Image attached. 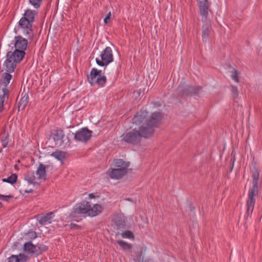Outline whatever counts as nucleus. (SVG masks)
Instances as JSON below:
<instances>
[{
    "instance_id": "1",
    "label": "nucleus",
    "mask_w": 262,
    "mask_h": 262,
    "mask_svg": "<svg viewBox=\"0 0 262 262\" xmlns=\"http://www.w3.org/2000/svg\"><path fill=\"white\" fill-rule=\"evenodd\" d=\"M147 112L140 111L138 112L133 119V123L140 125L144 130L151 131V136L154 133L153 128L158 126L162 119L161 114L159 112H154L149 118H146Z\"/></svg>"
},
{
    "instance_id": "2",
    "label": "nucleus",
    "mask_w": 262,
    "mask_h": 262,
    "mask_svg": "<svg viewBox=\"0 0 262 262\" xmlns=\"http://www.w3.org/2000/svg\"><path fill=\"white\" fill-rule=\"evenodd\" d=\"M150 137V129L144 130L140 125L139 130L135 128L124 134L122 140L127 143L135 145L140 143L142 138H148Z\"/></svg>"
},
{
    "instance_id": "3",
    "label": "nucleus",
    "mask_w": 262,
    "mask_h": 262,
    "mask_svg": "<svg viewBox=\"0 0 262 262\" xmlns=\"http://www.w3.org/2000/svg\"><path fill=\"white\" fill-rule=\"evenodd\" d=\"M88 80L91 85L96 83L99 86H103L106 82V78L104 75H101V71H99L95 68H93L90 75H88Z\"/></svg>"
},
{
    "instance_id": "4",
    "label": "nucleus",
    "mask_w": 262,
    "mask_h": 262,
    "mask_svg": "<svg viewBox=\"0 0 262 262\" xmlns=\"http://www.w3.org/2000/svg\"><path fill=\"white\" fill-rule=\"evenodd\" d=\"M112 50L110 47H107L102 51L100 54V58L96 59V63L100 66H106L113 61Z\"/></svg>"
},
{
    "instance_id": "5",
    "label": "nucleus",
    "mask_w": 262,
    "mask_h": 262,
    "mask_svg": "<svg viewBox=\"0 0 262 262\" xmlns=\"http://www.w3.org/2000/svg\"><path fill=\"white\" fill-rule=\"evenodd\" d=\"M258 194V187L257 181H253L252 187L250 188L248 193V198L247 201V211L248 213L250 211H252L255 204V200L254 196Z\"/></svg>"
},
{
    "instance_id": "6",
    "label": "nucleus",
    "mask_w": 262,
    "mask_h": 262,
    "mask_svg": "<svg viewBox=\"0 0 262 262\" xmlns=\"http://www.w3.org/2000/svg\"><path fill=\"white\" fill-rule=\"evenodd\" d=\"M90 209V204L87 201H83L79 204H77L73 208L72 212V216L76 217L80 214H89V209Z\"/></svg>"
},
{
    "instance_id": "7",
    "label": "nucleus",
    "mask_w": 262,
    "mask_h": 262,
    "mask_svg": "<svg viewBox=\"0 0 262 262\" xmlns=\"http://www.w3.org/2000/svg\"><path fill=\"white\" fill-rule=\"evenodd\" d=\"M203 24L201 29V37L204 42H209L212 34L211 21H202Z\"/></svg>"
},
{
    "instance_id": "8",
    "label": "nucleus",
    "mask_w": 262,
    "mask_h": 262,
    "mask_svg": "<svg viewBox=\"0 0 262 262\" xmlns=\"http://www.w3.org/2000/svg\"><path fill=\"white\" fill-rule=\"evenodd\" d=\"M202 89V87L200 86H192L190 85L181 86L180 85L178 88L179 93L182 95H196L199 93Z\"/></svg>"
},
{
    "instance_id": "9",
    "label": "nucleus",
    "mask_w": 262,
    "mask_h": 262,
    "mask_svg": "<svg viewBox=\"0 0 262 262\" xmlns=\"http://www.w3.org/2000/svg\"><path fill=\"white\" fill-rule=\"evenodd\" d=\"M92 131L88 129L87 127H83L76 132L75 134V139L82 142H87L92 137Z\"/></svg>"
},
{
    "instance_id": "10",
    "label": "nucleus",
    "mask_w": 262,
    "mask_h": 262,
    "mask_svg": "<svg viewBox=\"0 0 262 262\" xmlns=\"http://www.w3.org/2000/svg\"><path fill=\"white\" fill-rule=\"evenodd\" d=\"M18 27L24 30V33L29 37L32 36V24L26 17H21L18 22Z\"/></svg>"
},
{
    "instance_id": "11",
    "label": "nucleus",
    "mask_w": 262,
    "mask_h": 262,
    "mask_svg": "<svg viewBox=\"0 0 262 262\" xmlns=\"http://www.w3.org/2000/svg\"><path fill=\"white\" fill-rule=\"evenodd\" d=\"M26 53L23 51H18L14 50L13 51H9L6 54V56L11 59V60L14 61L15 63H18L23 59Z\"/></svg>"
},
{
    "instance_id": "12",
    "label": "nucleus",
    "mask_w": 262,
    "mask_h": 262,
    "mask_svg": "<svg viewBox=\"0 0 262 262\" xmlns=\"http://www.w3.org/2000/svg\"><path fill=\"white\" fill-rule=\"evenodd\" d=\"M199 10L202 16V21H209L207 17L208 15L209 4L208 0H202L199 3Z\"/></svg>"
},
{
    "instance_id": "13",
    "label": "nucleus",
    "mask_w": 262,
    "mask_h": 262,
    "mask_svg": "<svg viewBox=\"0 0 262 262\" xmlns=\"http://www.w3.org/2000/svg\"><path fill=\"white\" fill-rule=\"evenodd\" d=\"M14 40L15 50L23 51L25 52L27 48L28 40L22 37L21 36H15L14 38Z\"/></svg>"
},
{
    "instance_id": "14",
    "label": "nucleus",
    "mask_w": 262,
    "mask_h": 262,
    "mask_svg": "<svg viewBox=\"0 0 262 262\" xmlns=\"http://www.w3.org/2000/svg\"><path fill=\"white\" fill-rule=\"evenodd\" d=\"M127 173V170L123 168H114L108 172V175L111 179H120Z\"/></svg>"
},
{
    "instance_id": "15",
    "label": "nucleus",
    "mask_w": 262,
    "mask_h": 262,
    "mask_svg": "<svg viewBox=\"0 0 262 262\" xmlns=\"http://www.w3.org/2000/svg\"><path fill=\"white\" fill-rule=\"evenodd\" d=\"M64 134L63 131L60 128H57L54 130L53 138L55 142L56 145L60 146L63 143Z\"/></svg>"
},
{
    "instance_id": "16",
    "label": "nucleus",
    "mask_w": 262,
    "mask_h": 262,
    "mask_svg": "<svg viewBox=\"0 0 262 262\" xmlns=\"http://www.w3.org/2000/svg\"><path fill=\"white\" fill-rule=\"evenodd\" d=\"M17 63H15L14 61L9 59V57L6 56V60L3 64L4 70L9 73H12L14 71Z\"/></svg>"
},
{
    "instance_id": "17",
    "label": "nucleus",
    "mask_w": 262,
    "mask_h": 262,
    "mask_svg": "<svg viewBox=\"0 0 262 262\" xmlns=\"http://www.w3.org/2000/svg\"><path fill=\"white\" fill-rule=\"evenodd\" d=\"M53 216L54 213L53 212H49L45 215L38 216L37 220L40 224L45 225L51 223V220L53 219Z\"/></svg>"
},
{
    "instance_id": "18",
    "label": "nucleus",
    "mask_w": 262,
    "mask_h": 262,
    "mask_svg": "<svg viewBox=\"0 0 262 262\" xmlns=\"http://www.w3.org/2000/svg\"><path fill=\"white\" fill-rule=\"evenodd\" d=\"M103 209V207L99 204H95L92 207L90 205V209L89 211V216L91 217L95 216L100 213Z\"/></svg>"
},
{
    "instance_id": "19",
    "label": "nucleus",
    "mask_w": 262,
    "mask_h": 262,
    "mask_svg": "<svg viewBox=\"0 0 262 262\" xmlns=\"http://www.w3.org/2000/svg\"><path fill=\"white\" fill-rule=\"evenodd\" d=\"M2 94H0V112L4 109V102L6 99H8L9 95V91L6 88H3Z\"/></svg>"
},
{
    "instance_id": "20",
    "label": "nucleus",
    "mask_w": 262,
    "mask_h": 262,
    "mask_svg": "<svg viewBox=\"0 0 262 262\" xmlns=\"http://www.w3.org/2000/svg\"><path fill=\"white\" fill-rule=\"evenodd\" d=\"M114 163V166L117 167V168H123L127 170L130 165L129 162H126L121 159H115Z\"/></svg>"
},
{
    "instance_id": "21",
    "label": "nucleus",
    "mask_w": 262,
    "mask_h": 262,
    "mask_svg": "<svg viewBox=\"0 0 262 262\" xmlns=\"http://www.w3.org/2000/svg\"><path fill=\"white\" fill-rule=\"evenodd\" d=\"M37 247L33 245L31 242H27L24 245V250L26 252L36 254Z\"/></svg>"
},
{
    "instance_id": "22",
    "label": "nucleus",
    "mask_w": 262,
    "mask_h": 262,
    "mask_svg": "<svg viewBox=\"0 0 262 262\" xmlns=\"http://www.w3.org/2000/svg\"><path fill=\"white\" fill-rule=\"evenodd\" d=\"M36 15H37V12L35 10L28 9L25 11L23 17H26L32 24Z\"/></svg>"
},
{
    "instance_id": "23",
    "label": "nucleus",
    "mask_w": 262,
    "mask_h": 262,
    "mask_svg": "<svg viewBox=\"0 0 262 262\" xmlns=\"http://www.w3.org/2000/svg\"><path fill=\"white\" fill-rule=\"evenodd\" d=\"M29 102V96L27 93H25L24 96L20 99L19 102L18 103V108L20 110H24L27 106Z\"/></svg>"
},
{
    "instance_id": "24",
    "label": "nucleus",
    "mask_w": 262,
    "mask_h": 262,
    "mask_svg": "<svg viewBox=\"0 0 262 262\" xmlns=\"http://www.w3.org/2000/svg\"><path fill=\"white\" fill-rule=\"evenodd\" d=\"M48 166L43 165L41 163L39 164V167L36 171V174L38 176V178L41 179L46 177V169Z\"/></svg>"
},
{
    "instance_id": "25",
    "label": "nucleus",
    "mask_w": 262,
    "mask_h": 262,
    "mask_svg": "<svg viewBox=\"0 0 262 262\" xmlns=\"http://www.w3.org/2000/svg\"><path fill=\"white\" fill-rule=\"evenodd\" d=\"M9 72H5L2 74V84L4 85L3 88H7V85L10 83V80L12 79V75L9 73Z\"/></svg>"
},
{
    "instance_id": "26",
    "label": "nucleus",
    "mask_w": 262,
    "mask_h": 262,
    "mask_svg": "<svg viewBox=\"0 0 262 262\" xmlns=\"http://www.w3.org/2000/svg\"><path fill=\"white\" fill-rule=\"evenodd\" d=\"M250 174L253 178V180H258L259 178V171L255 166L251 167Z\"/></svg>"
},
{
    "instance_id": "27",
    "label": "nucleus",
    "mask_w": 262,
    "mask_h": 262,
    "mask_svg": "<svg viewBox=\"0 0 262 262\" xmlns=\"http://www.w3.org/2000/svg\"><path fill=\"white\" fill-rule=\"evenodd\" d=\"M51 155L59 161H62L66 158V153L60 150L54 151Z\"/></svg>"
},
{
    "instance_id": "28",
    "label": "nucleus",
    "mask_w": 262,
    "mask_h": 262,
    "mask_svg": "<svg viewBox=\"0 0 262 262\" xmlns=\"http://www.w3.org/2000/svg\"><path fill=\"white\" fill-rule=\"evenodd\" d=\"M117 243L124 250L130 249L132 248V245L131 244H128L123 241H118Z\"/></svg>"
},
{
    "instance_id": "29",
    "label": "nucleus",
    "mask_w": 262,
    "mask_h": 262,
    "mask_svg": "<svg viewBox=\"0 0 262 262\" xmlns=\"http://www.w3.org/2000/svg\"><path fill=\"white\" fill-rule=\"evenodd\" d=\"M37 247L36 254L39 255L41 254L42 252L46 251L48 250V247L44 245H36Z\"/></svg>"
},
{
    "instance_id": "30",
    "label": "nucleus",
    "mask_w": 262,
    "mask_h": 262,
    "mask_svg": "<svg viewBox=\"0 0 262 262\" xmlns=\"http://www.w3.org/2000/svg\"><path fill=\"white\" fill-rule=\"evenodd\" d=\"M25 236L28 239H33L37 237V234L35 231L30 230L28 233H25Z\"/></svg>"
},
{
    "instance_id": "31",
    "label": "nucleus",
    "mask_w": 262,
    "mask_h": 262,
    "mask_svg": "<svg viewBox=\"0 0 262 262\" xmlns=\"http://www.w3.org/2000/svg\"><path fill=\"white\" fill-rule=\"evenodd\" d=\"M123 238H133L134 237V234L130 231H126L121 233Z\"/></svg>"
},
{
    "instance_id": "32",
    "label": "nucleus",
    "mask_w": 262,
    "mask_h": 262,
    "mask_svg": "<svg viewBox=\"0 0 262 262\" xmlns=\"http://www.w3.org/2000/svg\"><path fill=\"white\" fill-rule=\"evenodd\" d=\"M231 91L232 96L233 98L234 99L236 98L238 95L237 87L235 86L232 85Z\"/></svg>"
},
{
    "instance_id": "33",
    "label": "nucleus",
    "mask_w": 262,
    "mask_h": 262,
    "mask_svg": "<svg viewBox=\"0 0 262 262\" xmlns=\"http://www.w3.org/2000/svg\"><path fill=\"white\" fill-rule=\"evenodd\" d=\"M238 75V72L237 70L236 69H233L232 74L231 75V78L236 82H238V81H239Z\"/></svg>"
},
{
    "instance_id": "34",
    "label": "nucleus",
    "mask_w": 262,
    "mask_h": 262,
    "mask_svg": "<svg viewBox=\"0 0 262 262\" xmlns=\"http://www.w3.org/2000/svg\"><path fill=\"white\" fill-rule=\"evenodd\" d=\"M13 196L11 195H2L0 194V200L6 202H9L10 199H13Z\"/></svg>"
},
{
    "instance_id": "35",
    "label": "nucleus",
    "mask_w": 262,
    "mask_h": 262,
    "mask_svg": "<svg viewBox=\"0 0 262 262\" xmlns=\"http://www.w3.org/2000/svg\"><path fill=\"white\" fill-rule=\"evenodd\" d=\"M29 1L35 8H37L40 6L42 0H29Z\"/></svg>"
},
{
    "instance_id": "36",
    "label": "nucleus",
    "mask_w": 262,
    "mask_h": 262,
    "mask_svg": "<svg viewBox=\"0 0 262 262\" xmlns=\"http://www.w3.org/2000/svg\"><path fill=\"white\" fill-rule=\"evenodd\" d=\"M18 256L12 255L8 259V262H19Z\"/></svg>"
},
{
    "instance_id": "37",
    "label": "nucleus",
    "mask_w": 262,
    "mask_h": 262,
    "mask_svg": "<svg viewBox=\"0 0 262 262\" xmlns=\"http://www.w3.org/2000/svg\"><path fill=\"white\" fill-rule=\"evenodd\" d=\"M17 175L15 173H12L8 178H3L2 180H17Z\"/></svg>"
},
{
    "instance_id": "38",
    "label": "nucleus",
    "mask_w": 262,
    "mask_h": 262,
    "mask_svg": "<svg viewBox=\"0 0 262 262\" xmlns=\"http://www.w3.org/2000/svg\"><path fill=\"white\" fill-rule=\"evenodd\" d=\"M9 143V139L8 136H7L5 139L2 140V144L3 147H6Z\"/></svg>"
},
{
    "instance_id": "39",
    "label": "nucleus",
    "mask_w": 262,
    "mask_h": 262,
    "mask_svg": "<svg viewBox=\"0 0 262 262\" xmlns=\"http://www.w3.org/2000/svg\"><path fill=\"white\" fill-rule=\"evenodd\" d=\"M116 224L119 228L123 227L125 225V222L124 220L116 221Z\"/></svg>"
},
{
    "instance_id": "40",
    "label": "nucleus",
    "mask_w": 262,
    "mask_h": 262,
    "mask_svg": "<svg viewBox=\"0 0 262 262\" xmlns=\"http://www.w3.org/2000/svg\"><path fill=\"white\" fill-rule=\"evenodd\" d=\"M111 16V12H109L104 19V21L105 24H107L109 22Z\"/></svg>"
},
{
    "instance_id": "41",
    "label": "nucleus",
    "mask_w": 262,
    "mask_h": 262,
    "mask_svg": "<svg viewBox=\"0 0 262 262\" xmlns=\"http://www.w3.org/2000/svg\"><path fill=\"white\" fill-rule=\"evenodd\" d=\"M28 184L29 185L33 186V187H35L36 186H38L40 184L39 183H38L37 182L31 181H28Z\"/></svg>"
},
{
    "instance_id": "42",
    "label": "nucleus",
    "mask_w": 262,
    "mask_h": 262,
    "mask_svg": "<svg viewBox=\"0 0 262 262\" xmlns=\"http://www.w3.org/2000/svg\"><path fill=\"white\" fill-rule=\"evenodd\" d=\"M33 188H32V187H28L27 188H25V187L23 188V191H24L26 193L31 192L33 191Z\"/></svg>"
},
{
    "instance_id": "43",
    "label": "nucleus",
    "mask_w": 262,
    "mask_h": 262,
    "mask_svg": "<svg viewBox=\"0 0 262 262\" xmlns=\"http://www.w3.org/2000/svg\"><path fill=\"white\" fill-rule=\"evenodd\" d=\"M71 228H78V226L76 224H73L72 223L71 224Z\"/></svg>"
},
{
    "instance_id": "44",
    "label": "nucleus",
    "mask_w": 262,
    "mask_h": 262,
    "mask_svg": "<svg viewBox=\"0 0 262 262\" xmlns=\"http://www.w3.org/2000/svg\"><path fill=\"white\" fill-rule=\"evenodd\" d=\"M89 198L90 199H93L95 198V196L93 193H90L89 194Z\"/></svg>"
},
{
    "instance_id": "45",
    "label": "nucleus",
    "mask_w": 262,
    "mask_h": 262,
    "mask_svg": "<svg viewBox=\"0 0 262 262\" xmlns=\"http://www.w3.org/2000/svg\"><path fill=\"white\" fill-rule=\"evenodd\" d=\"M189 207L190 210L191 211H193V210H194V207H193L191 205H189Z\"/></svg>"
},
{
    "instance_id": "46",
    "label": "nucleus",
    "mask_w": 262,
    "mask_h": 262,
    "mask_svg": "<svg viewBox=\"0 0 262 262\" xmlns=\"http://www.w3.org/2000/svg\"><path fill=\"white\" fill-rule=\"evenodd\" d=\"M6 182H8V183H9L12 185L14 184L15 183H16V181H6Z\"/></svg>"
},
{
    "instance_id": "47",
    "label": "nucleus",
    "mask_w": 262,
    "mask_h": 262,
    "mask_svg": "<svg viewBox=\"0 0 262 262\" xmlns=\"http://www.w3.org/2000/svg\"><path fill=\"white\" fill-rule=\"evenodd\" d=\"M17 244H18V243H14V244H13V246H15V247H16Z\"/></svg>"
},
{
    "instance_id": "48",
    "label": "nucleus",
    "mask_w": 262,
    "mask_h": 262,
    "mask_svg": "<svg viewBox=\"0 0 262 262\" xmlns=\"http://www.w3.org/2000/svg\"><path fill=\"white\" fill-rule=\"evenodd\" d=\"M14 167L15 169H18V166L17 165H15Z\"/></svg>"
},
{
    "instance_id": "49",
    "label": "nucleus",
    "mask_w": 262,
    "mask_h": 262,
    "mask_svg": "<svg viewBox=\"0 0 262 262\" xmlns=\"http://www.w3.org/2000/svg\"><path fill=\"white\" fill-rule=\"evenodd\" d=\"M3 206V205L1 202H0V208H1Z\"/></svg>"
},
{
    "instance_id": "50",
    "label": "nucleus",
    "mask_w": 262,
    "mask_h": 262,
    "mask_svg": "<svg viewBox=\"0 0 262 262\" xmlns=\"http://www.w3.org/2000/svg\"><path fill=\"white\" fill-rule=\"evenodd\" d=\"M2 149L0 148V153L2 152Z\"/></svg>"
}]
</instances>
